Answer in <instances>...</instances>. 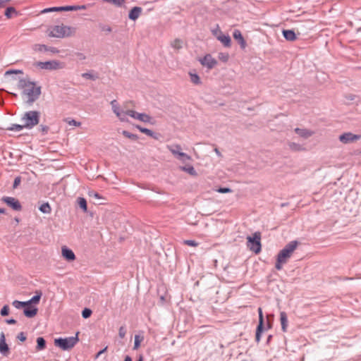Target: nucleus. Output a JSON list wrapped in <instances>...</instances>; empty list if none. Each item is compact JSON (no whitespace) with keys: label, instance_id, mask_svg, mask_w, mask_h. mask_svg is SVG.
I'll return each mask as SVG.
<instances>
[{"label":"nucleus","instance_id":"nucleus-1","mask_svg":"<svg viewBox=\"0 0 361 361\" xmlns=\"http://www.w3.org/2000/svg\"><path fill=\"white\" fill-rule=\"evenodd\" d=\"M18 87L22 90V94L27 97L26 103L29 105H32L41 94V87L37 86L35 82L29 79L20 78Z\"/></svg>","mask_w":361,"mask_h":361},{"label":"nucleus","instance_id":"nucleus-2","mask_svg":"<svg viewBox=\"0 0 361 361\" xmlns=\"http://www.w3.org/2000/svg\"><path fill=\"white\" fill-rule=\"evenodd\" d=\"M298 245L297 240H293L288 243L278 254L275 268L281 270L283 264H286L291 257L293 252Z\"/></svg>","mask_w":361,"mask_h":361},{"label":"nucleus","instance_id":"nucleus-3","mask_svg":"<svg viewBox=\"0 0 361 361\" xmlns=\"http://www.w3.org/2000/svg\"><path fill=\"white\" fill-rule=\"evenodd\" d=\"M75 27L63 25H54L51 27L49 36L56 38H63L66 37L72 36L75 34Z\"/></svg>","mask_w":361,"mask_h":361},{"label":"nucleus","instance_id":"nucleus-4","mask_svg":"<svg viewBox=\"0 0 361 361\" xmlns=\"http://www.w3.org/2000/svg\"><path fill=\"white\" fill-rule=\"evenodd\" d=\"M39 111H29L23 115L21 121L23 123V126L25 127L26 129H32L39 123Z\"/></svg>","mask_w":361,"mask_h":361},{"label":"nucleus","instance_id":"nucleus-5","mask_svg":"<svg viewBox=\"0 0 361 361\" xmlns=\"http://www.w3.org/2000/svg\"><path fill=\"white\" fill-rule=\"evenodd\" d=\"M78 334L79 332H77L74 336L55 338L54 345L63 350H69L79 341Z\"/></svg>","mask_w":361,"mask_h":361},{"label":"nucleus","instance_id":"nucleus-6","mask_svg":"<svg viewBox=\"0 0 361 361\" xmlns=\"http://www.w3.org/2000/svg\"><path fill=\"white\" fill-rule=\"evenodd\" d=\"M247 247L250 250L257 254L261 251V235L259 233H255L253 236H247Z\"/></svg>","mask_w":361,"mask_h":361},{"label":"nucleus","instance_id":"nucleus-7","mask_svg":"<svg viewBox=\"0 0 361 361\" xmlns=\"http://www.w3.org/2000/svg\"><path fill=\"white\" fill-rule=\"evenodd\" d=\"M35 66L44 70H58L63 68V66L62 63L56 60L48 61H37L35 63Z\"/></svg>","mask_w":361,"mask_h":361},{"label":"nucleus","instance_id":"nucleus-8","mask_svg":"<svg viewBox=\"0 0 361 361\" xmlns=\"http://www.w3.org/2000/svg\"><path fill=\"white\" fill-rule=\"evenodd\" d=\"M129 116L136 120H139L143 123L154 124V119L148 114L144 113H138L134 110H126V116Z\"/></svg>","mask_w":361,"mask_h":361},{"label":"nucleus","instance_id":"nucleus-9","mask_svg":"<svg viewBox=\"0 0 361 361\" xmlns=\"http://www.w3.org/2000/svg\"><path fill=\"white\" fill-rule=\"evenodd\" d=\"M213 35L220 41L224 47H230L231 46V39L228 35H224L220 30L212 31Z\"/></svg>","mask_w":361,"mask_h":361},{"label":"nucleus","instance_id":"nucleus-10","mask_svg":"<svg viewBox=\"0 0 361 361\" xmlns=\"http://www.w3.org/2000/svg\"><path fill=\"white\" fill-rule=\"evenodd\" d=\"M111 105L113 112L116 115L121 121H128V118L126 117V111L120 109L116 100H112L111 102Z\"/></svg>","mask_w":361,"mask_h":361},{"label":"nucleus","instance_id":"nucleus-11","mask_svg":"<svg viewBox=\"0 0 361 361\" xmlns=\"http://www.w3.org/2000/svg\"><path fill=\"white\" fill-rule=\"evenodd\" d=\"M2 201L15 211H20L22 206L20 202L13 197H3Z\"/></svg>","mask_w":361,"mask_h":361},{"label":"nucleus","instance_id":"nucleus-12","mask_svg":"<svg viewBox=\"0 0 361 361\" xmlns=\"http://www.w3.org/2000/svg\"><path fill=\"white\" fill-rule=\"evenodd\" d=\"M359 138V135H355L352 133H345L339 136V140L344 144L353 142Z\"/></svg>","mask_w":361,"mask_h":361},{"label":"nucleus","instance_id":"nucleus-13","mask_svg":"<svg viewBox=\"0 0 361 361\" xmlns=\"http://www.w3.org/2000/svg\"><path fill=\"white\" fill-rule=\"evenodd\" d=\"M32 49L34 51L37 52L50 51L53 54H58L59 52V51L56 47H47L45 44H34Z\"/></svg>","mask_w":361,"mask_h":361},{"label":"nucleus","instance_id":"nucleus-14","mask_svg":"<svg viewBox=\"0 0 361 361\" xmlns=\"http://www.w3.org/2000/svg\"><path fill=\"white\" fill-rule=\"evenodd\" d=\"M200 61L202 66L207 67L209 69L212 68L217 63L216 59L210 54H207Z\"/></svg>","mask_w":361,"mask_h":361},{"label":"nucleus","instance_id":"nucleus-15","mask_svg":"<svg viewBox=\"0 0 361 361\" xmlns=\"http://www.w3.org/2000/svg\"><path fill=\"white\" fill-rule=\"evenodd\" d=\"M233 37L240 44L241 49H244L246 47V42L239 30H234Z\"/></svg>","mask_w":361,"mask_h":361},{"label":"nucleus","instance_id":"nucleus-16","mask_svg":"<svg viewBox=\"0 0 361 361\" xmlns=\"http://www.w3.org/2000/svg\"><path fill=\"white\" fill-rule=\"evenodd\" d=\"M9 351V348L6 343L5 334L4 332H1L0 334V353L6 355Z\"/></svg>","mask_w":361,"mask_h":361},{"label":"nucleus","instance_id":"nucleus-17","mask_svg":"<svg viewBox=\"0 0 361 361\" xmlns=\"http://www.w3.org/2000/svg\"><path fill=\"white\" fill-rule=\"evenodd\" d=\"M62 256L68 262L73 261L75 259V255L72 250L66 247V246L62 247L61 250Z\"/></svg>","mask_w":361,"mask_h":361},{"label":"nucleus","instance_id":"nucleus-18","mask_svg":"<svg viewBox=\"0 0 361 361\" xmlns=\"http://www.w3.org/2000/svg\"><path fill=\"white\" fill-rule=\"evenodd\" d=\"M142 8L138 6L133 7L129 12L128 18L132 20H136L142 13Z\"/></svg>","mask_w":361,"mask_h":361},{"label":"nucleus","instance_id":"nucleus-19","mask_svg":"<svg viewBox=\"0 0 361 361\" xmlns=\"http://www.w3.org/2000/svg\"><path fill=\"white\" fill-rule=\"evenodd\" d=\"M282 34L287 41L293 42L297 39L296 35L293 30H283Z\"/></svg>","mask_w":361,"mask_h":361},{"label":"nucleus","instance_id":"nucleus-20","mask_svg":"<svg viewBox=\"0 0 361 361\" xmlns=\"http://www.w3.org/2000/svg\"><path fill=\"white\" fill-rule=\"evenodd\" d=\"M294 131L300 137L307 138L313 135V132L305 128H295Z\"/></svg>","mask_w":361,"mask_h":361},{"label":"nucleus","instance_id":"nucleus-21","mask_svg":"<svg viewBox=\"0 0 361 361\" xmlns=\"http://www.w3.org/2000/svg\"><path fill=\"white\" fill-rule=\"evenodd\" d=\"M23 313L28 318L34 317L37 313V308L30 305L25 307Z\"/></svg>","mask_w":361,"mask_h":361},{"label":"nucleus","instance_id":"nucleus-22","mask_svg":"<svg viewBox=\"0 0 361 361\" xmlns=\"http://www.w3.org/2000/svg\"><path fill=\"white\" fill-rule=\"evenodd\" d=\"M280 321L281 324V329L283 332H286L288 326V317L285 312H281Z\"/></svg>","mask_w":361,"mask_h":361},{"label":"nucleus","instance_id":"nucleus-23","mask_svg":"<svg viewBox=\"0 0 361 361\" xmlns=\"http://www.w3.org/2000/svg\"><path fill=\"white\" fill-rule=\"evenodd\" d=\"M167 148L176 158L178 154L181 152V147L180 145H167Z\"/></svg>","mask_w":361,"mask_h":361},{"label":"nucleus","instance_id":"nucleus-24","mask_svg":"<svg viewBox=\"0 0 361 361\" xmlns=\"http://www.w3.org/2000/svg\"><path fill=\"white\" fill-rule=\"evenodd\" d=\"M135 128H137L141 133H143L149 137L157 138L155 133L152 130L146 128H143L139 125H136Z\"/></svg>","mask_w":361,"mask_h":361},{"label":"nucleus","instance_id":"nucleus-25","mask_svg":"<svg viewBox=\"0 0 361 361\" xmlns=\"http://www.w3.org/2000/svg\"><path fill=\"white\" fill-rule=\"evenodd\" d=\"M46 348V341L43 337H38L37 338L36 350L37 351L42 350Z\"/></svg>","mask_w":361,"mask_h":361},{"label":"nucleus","instance_id":"nucleus-26","mask_svg":"<svg viewBox=\"0 0 361 361\" xmlns=\"http://www.w3.org/2000/svg\"><path fill=\"white\" fill-rule=\"evenodd\" d=\"M263 326H264V323H262V322H259V324L257 325V330H256V335H255V340L257 343L259 342V341L261 339V334L263 331V328H264Z\"/></svg>","mask_w":361,"mask_h":361},{"label":"nucleus","instance_id":"nucleus-27","mask_svg":"<svg viewBox=\"0 0 361 361\" xmlns=\"http://www.w3.org/2000/svg\"><path fill=\"white\" fill-rule=\"evenodd\" d=\"M41 296H42V293L39 292V293H36V295H34L30 300H27V305H30L31 304H37L39 302V300L41 298Z\"/></svg>","mask_w":361,"mask_h":361},{"label":"nucleus","instance_id":"nucleus-28","mask_svg":"<svg viewBox=\"0 0 361 361\" xmlns=\"http://www.w3.org/2000/svg\"><path fill=\"white\" fill-rule=\"evenodd\" d=\"M39 211L44 214H49L51 212V207L48 202L43 203L39 208Z\"/></svg>","mask_w":361,"mask_h":361},{"label":"nucleus","instance_id":"nucleus-29","mask_svg":"<svg viewBox=\"0 0 361 361\" xmlns=\"http://www.w3.org/2000/svg\"><path fill=\"white\" fill-rule=\"evenodd\" d=\"M189 75L190 77V80L193 84H195V85L201 84V80L197 74L189 73Z\"/></svg>","mask_w":361,"mask_h":361},{"label":"nucleus","instance_id":"nucleus-30","mask_svg":"<svg viewBox=\"0 0 361 361\" xmlns=\"http://www.w3.org/2000/svg\"><path fill=\"white\" fill-rule=\"evenodd\" d=\"M176 159L181 161L182 162H185L187 161L191 160L190 156L182 152L178 154V155L176 157Z\"/></svg>","mask_w":361,"mask_h":361},{"label":"nucleus","instance_id":"nucleus-31","mask_svg":"<svg viewBox=\"0 0 361 361\" xmlns=\"http://www.w3.org/2000/svg\"><path fill=\"white\" fill-rule=\"evenodd\" d=\"M171 47L175 49H180L183 47V41L179 39H176L171 42Z\"/></svg>","mask_w":361,"mask_h":361},{"label":"nucleus","instance_id":"nucleus-32","mask_svg":"<svg viewBox=\"0 0 361 361\" xmlns=\"http://www.w3.org/2000/svg\"><path fill=\"white\" fill-rule=\"evenodd\" d=\"M180 169L182 171H185V172L188 173L189 174H190L192 176L197 175L196 171L195 170L194 167L192 166H182V167H180Z\"/></svg>","mask_w":361,"mask_h":361},{"label":"nucleus","instance_id":"nucleus-33","mask_svg":"<svg viewBox=\"0 0 361 361\" xmlns=\"http://www.w3.org/2000/svg\"><path fill=\"white\" fill-rule=\"evenodd\" d=\"M23 128H25V127L23 126V124H13L10 127H8L7 128V130H11V131H20Z\"/></svg>","mask_w":361,"mask_h":361},{"label":"nucleus","instance_id":"nucleus-34","mask_svg":"<svg viewBox=\"0 0 361 361\" xmlns=\"http://www.w3.org/2000/svg\"><path fill=\"white\" fill-rule=\"evenodd\" d=\"M12 304L16 309H20L22 307L25 308L26 306H28L27 301L21 302L18 300H14Z\"/></svg>","mask_w":361,"mask_h":361},{"label":"nucleus","instance_id":"nucleus-35","mask_svg":"<svg viewBox=\"0 0 361 361\" xmlns=\"http://www.w3.org/2000/svg\"><path fill=\"white\" fill-rule=\"evenodd\" d=\"M78 204L80 206V207L84 211V212H86L87 208V201L85 198L83 197H79L78 199Z\"/></svg>","mask_w":361,"mask_h":361},{"label":"nucleus","instance_id":"nucleus-36","mask_svg":"<svg viewBox=\"0 0 361 361\" xmlns=\"http://www.w3.org/2000/svg\"><path fill=\"white\" fill-rule=\"evenodd\" d=\"M122 134L129 139H131L133 140H137L138 139V136L135 134L131 133L127 130H123Z\"/></svg>","mask_w":361,"mask_h":361},{"label":"nucleus","instance_id":"nucleus-37","mask_svg":"<svg viewBox=\"0 0 361 361\" xmlns=\"http://www.w3.org/2000/svg\"><path fill=\"white\" fill-rule=\"evenodd\" d=\"M288 146H289V148L293 151H300L303 149L302 147L300 144H298L295 142H290L288 144Z\"/></svg>","mask_w":361,"mask_h":361},{"label":"nucleus","instance_id":"nucleus-38","mask_svg":"<svg viewBox=\"0 0 361 361\" xmlns=\"http://www.w3.org/2000/svg\"><path fill=\"white\" fill-rule=\"evenodd\" d=\"M82 77L85 79H89L92 80H95L98 78L97 75H94L90 72L84 73L82 74Z\"/></svg>","mask_w":361,"mask_h":361},{"label":"nucleus","instance_id":"nucleus-39","mask_svg":"<svg viewBox=\"0 0 361 361\" xmlns=\"http://www.w3.org/2000/svg\"><path fill=\"white\" fill-rule=\"evenodd\" d=\"M92 312L90 309L89 308H85L82 311V316L83 318L85 319H87L89 318L91 314H92Z\"/></svg>","mask_w":361,"mask_h":361},{"label":"nucleus","instance_id":"nucleus-40","mask_svg":"<svg viewBox=\"0 0 361 361\" xmlns=\"http://www.w3.org/2000/svg\"><path fill=\"white\" fill-rule=\"evenodd\" d=\"M12 13H16V9L13 7H8L4 14L8 18H11Z\"/></svg>","mask_w":361,"mask_h":361},{"label":"nucleus","instance_id":"nucleus-41","mask_svg":"<svg viewBox=\"0 0 361 361\" xmlns=\"http://www.w3.org/2000/svg\"><path fill=\"white\" fill-rule=\"evenodd\" d=\"M62 6L61 7H51L48 8H45L42 11V13H49V12H53V11H62L61 10Z\"/></svg>","mask_w":361,"mask_h":361},{"label":"nucleus","instance_id":"nucleus-42","mask_svg":"<svg viewBox=\"0 0 361 361\" xmlns=\"http://www.w3.org/2000/svg\"><path fill=\"white\" fill-rule=\"evenodd\" d=\"M99 27L102 31L105 32L106 33H110L112 31L111 27L107 25H100Z\"/></svg>","mask_w":361,"mask_h":361},{"label":"nucleus","instance_id":"nucleus-43","mask_svg":"<svg viewBox=\"0 0 361 361\" xmlns=\"http://www.w3.org/2000/svg\"><path fill=\"white\" fill-rule=\"evenodd\" d=\"M9 313V307L8 305H4L1 310V316H7Z\"/></svg>","mask_w":361,"mask_h":361},{"label":"nucleus","instance_id":"nucleus-44","mask_svg":"<svg viewBox=\"0 0 361 361\" xmlns=\"http://www.w3.org/2000/svg\"><path fill=\"white\" fill-rule=\"evenodd\" d=\"M141 339L140 338V336L135 335V342H134V349H137L138 347L140 345Z\"/></svg>","mask_w":361,"mask_h":361},{"label":"nucleus","instance_id":"nucleus-45","mask_svg":"<svg viewBox=\"0 0 361 361\" xmlns=\"http://www.w3.org/2000/svg\"><path fill=\"white\" fill-rule=\"evenodd\" d=\"M61 10H63L64 11H77L78 8H77V6H62Z\"/></svg>","mask_w":361,"mask_h":361},{"label":"nucleus","instance_id":"nucleus-46","mask_svg":"<svg viewBox=\"0 0 361 361\" xmlns=\"http://www.w3.org/2000/svg\"><path fill=\"white\" fill-rule=\"evenodd\" d=\"M126 330L124 326H121L118 330V336L120 338H123L126 336Z\"/></svg>","mask_w":361,"mask_h":361},{"label":"nucleus","instance_id":"nucleus-47","mask_svg":"<svg viewBox=\"0 0 361 361\" xmlns=\"http://www.w3.org/2000/svg\"><path fill=\"white\" fill-rule=\"evenodd\" d=\"M184 244L192 247H196L198 245V243L196 241L192 240H186L184 241Z\"/></svg>","mask_w":361,"mask_h":361},{"label":"nucleus","instance_id":"nucleus-48","mask_svg":"<svg viewBox=\"0 0 361 361\" xmlns=\"http://www.w3.org/2000/svg\"><path fill=\"white\" fill-rule=\"evenodd\" d=\"M216 191L220 193H228L232 192L231 189L229 188H219Z\"/></svg>","mask_w":361,"mask_h":361},{"label":"nucleus","instance_id":"nucleus-49","mask_svg":"<svg viewBox=\"0 0 361 361\" xmlns=\"http://www.w3.org/2000/svg\"><path fill=\"white\" fill-rule=\"evenodd\" d=\"M75 56L77 57V59L79 61H83L86 59V56L82 52L75 53Z\"/></svg>","mask_w":361,"mask_h":361},{"label":"nucleus","instance_id":"nucleus-50","mask_svg":"<svg viewBox=\"0 0 361 361\" xmlns=\"http://www.w3.org/2000/svg\"><path fill=\"white\" fill-rule=\"evenodd\" d=\"M89 195L90 197H93L98 200L102 199V196L98 192H96L94 191L90 192Z\"/></svg>","mask_w":361,"mask_h":361},{"label":"nucleus","instance_id":"nucleus-51","mask_svg":"<svg viewBox=\"0 0 361 361\" xmlns=\"http://www.w3.org/2000/svg\"><path fill=\"white\" fill-rule=\"evenodd\" d=\"M20 181H21V178L20 176L16 177L14 179V181H13V188H17L19 185V184L20 183Z\"/></svg>","mask_w":361,"mask_h":361},{"label":"nucleus","instance_id":"nucleus-52","mask_svg":"<svg viewBox=\"0 0 361 361\" xmlns=\"http://www.w3.org/2000/svg\"><path fill=\"white\" fill-rule=\"evenodd\" d=\"M23 72L21 70H8L6 72V75H9L12 73L15 74H22Z\"/></svg>","mask_w":361,"mask_h":361},{"label":"nucleus","instance_id":"nucleus-53","mask_svg":"<svg viewBox=\"0 0 361 361\" xmlns=\"http://www.w3.org/2000/svg\"><path fill=\"white\" fill-rule=\"evenodd\" d=\"M39 130L44 135L47 134L49 130V127L47 126L41 125L39 126Z\"/></svg>","mask_w":361,"mask_h":361},{"label":"nucleus","instance_id":"nucleus-54","mask_svg":"<svg viewBox=\"0 0 361 361\" xmlns=\"http://www.w3.org/2000/svg\"><path fill=\"white\" fill-rule=\"evenodd\" d=\"M258 313H259V322L264 323V317L262 314V310L261 307L258 308Z\"/></svg>","mask_w":361,"mask_h":361},{"label":"nucleus","instance_id":"nucleus-55","mask_svg":"<svg viewBox=\"0 0 361 361\" xmlns=\"http://www.w3.org/2000/svg\"><path fill=\"white\" fill-rule=\"evenodd\" d=\"M17 338L20 341L23 342L26 340V336L23 332H20V334H18Z\"/></svg>","mask_w":361,"mask_h":361},{"label":"nucleus","instance_id":"nucleus-56","mask_svg":"<svg viewBox=\"0 0 361 361\" xmlns=\"http://www.w3.org/2000/svg\"><path fill=\"white\" fill-rule=\"evenodd\" d=\"M107 350V346H106L102 350H99L95 355V358L97 359L102 354H103Z\"/></svg>","mask_w":361,"mask_h":361},{"label":"nucleus","instance_id":"nucleus-57","mask_svg":"<svg viewBox=\"0 0 361 361\" xmlns=\"http://www.w3.org/2000/svg\"><path fill=\"white\" fill-rule=\"evenodd\" d=\"M69 124L70 125H73V126H79L80 125V122H78L75 120H71L70 122H69Z\"/></svg>","mask_w":361,"mask_h":361},{"label":"nucleus","instance_id":"nucleus-58","mask_svg":"<svg viewBox=\"0 0 361 361\" xmlns=\"http://www.w3.org/2000/svg\"><path fill=\"white\" fill-rule=\"evenodd\" d=\"M6 322L8 324H15L16 323V320L14 319H7Z\"/></svg>","mask_w":361,"mask_h":361},{"label":"nucleus","instance_id":"nucleus-59","mask_svg":"<svg viewBox=\"0 0 361 361\" xmlns=\"http://www.w3.org/2000/svg\"><path fill=\"white\" fill-rule=\"evenodd\" d=\"M10 0H0V7L5 6L6 4L8 3Z\"/></svg>","mask_w":361,"mask_h":361},{"label":"nucleus","instance_id":"nucleus-60","mask_svg":"<svg viewBox=\"0 0 361 361\" xmlns=\"http://www.w3.org/2000/svg\"><path fill=\"white\" fill-rule=\"evenodd\" d=\"M78 10H83L86 8V6L85 5L82 6H77Z\"/></svg>","mask_w":361,"mask_h":361},{"label":"nucleus","instance_id":"nucleus-61","mask_svg":"<svg viewBox=\"0 0 361 361\" xmlns=\"http://www.w3.org/2000/svg\"><path fill=\"white\" fill-rule=\"evenodd\" d=\"M214 152H216V154L219 157H221V152H219V150L217 148H215V149H214Z\"/></svg>","mask_w":361,"mask_h":361},{"label":"nucleus","instance_id":"nucleus-62","mask_svg":"<svg viewBox=\"0 0 361 361\" xmlns=\"http://www.w3.org/2000/svg\"><path fill=\"white\" fill-rule=\"evenodd\" d=\"M124 361H132V359L130 356L127 355L126 356Z\"/></svg>","mask_w":361,"mask_h":361},{"label":"nucleus","instance_id":"nucleus-63","mask_svg":"<svg viewBox=\"0 0 361 361\" xmlns=\"http://www.w3.org/2000/svg\"><path fill=\"white\" fill-rule=\"evenodd\" d=\"M6 212V209L4 208H0V214H4Z\"/></svg>","mask_w":361,"mask_h":361},{"label":"nucleus","instance_id":"nucleus-64","mask_svg":"<svg viewBox=\"0 0 361 361\" xmlns=\"http://www.w3.org/2000/svg\"><path fill=\"white\" fill-rule=\"evenodd\" d=\"M221 59L224 60V61H226L228 59V56H222V58H220Z\"/></svg>","mask_w":361,"mask_h":361}]
</instances>
